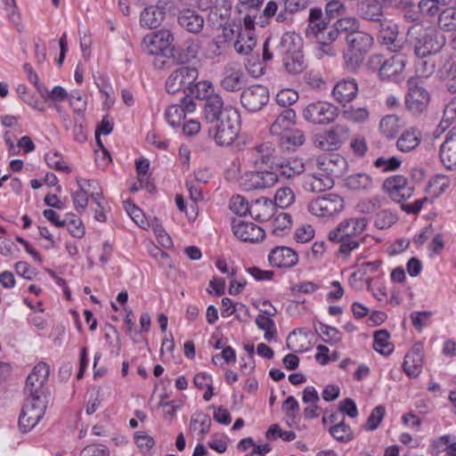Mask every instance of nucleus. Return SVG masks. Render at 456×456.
Returning <instances> with one entry per match:
<instances>
[{"label": "nucleus", "mask_w": 456, "mask_h": 456, "mask_svg": "<svg viewBox=\"0 0 456 456\" xmlns=\"http://www.w3.org/2000/svg\"><path fill=\"white\" fill-rule=\"evenodd\" d=\"M369 220L366 217H351L343 220L329 232L330 241L339 244L338 254L347 257L363 242L362 235L366 230Z\"/></svg>", "instance_id": "f257e3e1"}, {"label": "nucleus", "mask_w": 456, "mask_h": 456, "mask_svg": "<svg viewBox=\"0 0 456 456\" xmlns=\"http://www.w3.org/2000/svg\"><path fill=\"white\" fill-rule=\"evenodd\" d=\"M408 40L419 58L439 53L445 45V37L434 27H423L417 23L408 28Z\"/></svg>", "instance_id": "f03ea898"}, {"label": "nucleus", "mask_w": 456, "mask_h": 456, "mask_svg": "<svg viewBox=\"0 0 456 456\" xmlns=\"http://www.w3.org/2000/svg\"><path fill=\"white\" fill-rule=\"evenodd\" d=\"M240 132V116L234 112L224 113L223 118L209 125L208 134L221 146L231 145Z\"/></svg>", "instance_id": "7ed1b4c3"}, {"label": "nucleus", "mask_w": 456, "mask_h": 456, "mask_svg": "<svg viewBox=\"0 0 456 456\" xmlns=\"http://www.w3.org/2000/svg\"><path fill=\"white\" fill-rule=\"evenodd\" d=\"M277 151L270 142L256 143L243 154V162L254 168L273 167L276 163Z\"/></svg>", "instance_id": "20e7f679"}, {"label": "nucleus", "mask_w": 456, "mask_h": 456, "mask_svg": "<svg viewBox=\"0 0 456 456\" xmlns=\"http://www.w3.org/2000/svg\"><path fill=\"white\" fill-rule=\"evenodd\" d=\"M47 407L45 398L26 397L21 413L19 417V427L23 433L30 431L44 417Z\"/></svg>", "instance_id": "39448f33"}, {"label": "nucleus", "mask_w": 456, "mask_h": 456, "mask_svg": "<svg viewBox=\"0 0 456 456\" xmlns=\"http://www.w3.org/2000/svg\"><path fill=\"white\" fill-rule=\"evenodd\" d=\"M346 42L350 48L351 55L349 53L346 54L345 59L347 65L354 69L362 62L360 55L366 53L371 48L373 37L359 28L354 33L346 35Z\"/></svg>", "instance_id": "423d86ee"}, {"label": "nucleus", "mask_w": 456, "mask_h": 456, "mask_svg": "<svg viewBox=\"0 0 456 456\" xmlns=\"http://www.w3.org/2000/svg\"><path fill=\"white\" fill-rule=\"evenodd\" d=\"M199 77L198 69L195 67L181 66L171 72L166 80V90L168 94H175L183 91L185 95L189 87Z\"/></svg>", "instance_id": "0eeeda50"}, {"label": "nucleus", "mask_w": 456, "mask_h": 456, "mask_svg": "<svg viewBox=\"0 0 456 456\" xmlns=\"http://www.w3.org/2000/svg\"><path fill=\"white\" fill-rule=\"evenodd\" d=\"M300 40V37L295 33L287 32L281 38V45L286 48L287 55L283 59L285 69L289 74L301 73L305 68L304 54L297 50H293L291 45H296V41Z\"/></svg>", "instance_id": "6e6552de"}, {"label": "nucleus", "mask_w": 456, "mask_h": 456, "mask_svg": "<svg viewBox=\"0 0 456 456\" xmlns=\"http://www.w3.org/2000/svg\"><path fill=\"white\" fill-rule=\"evenodd\" d=\"M344 208V199L338 194L329 193L312 200L308 206V211L316 216L330 217L340 213Z\"/></svg>", "instance_id": "1a4fd4ad"}, {"label": "nucleus", "mask_w": 456, "mask_h": 456, "mask_svg": "<svg viewBox=\"0 0 456 456\" xmlns=\"http://www.w3.org/2000/svg\"><path fill=\"white\" fill-rule=\"evenodd\" d=\"M303 117L310 123L327 125L338 117V108L327 102H312L303 110Z\"/></svg>", "instance_id": "9d476101"}, {"label": "nucleus", "mask_w": 456, "mask_h": 456, "mask_svg": "<svg viewBox=\"0 0 456 456\" xmlns=\"http://www.w3.org/2000/svg\"><path fill=\"white\" fill-rule=\"evenodd\" d=\"M174 41V35L169 29H159L146 35L142 41V49L147 55L161 56Z\"/></svg>", "instance_id": "9b49d317"}, {"label": "nucleus", "mask_w": 456, "mask_h": 456, "mask_svg": "<svg viewBox=\"0 0 456 456\" xmlns=\"http://www.w3.org/2000/svg\"><path fill=\"white\" fill-rule=\"evenodd\" d=\"M279 181L276 171H251L245 173L240 179V185L246 191L263 190L274 186Z\"/></svg>", "instance_id": "f8f14e48"}, {"label": "nucleus", "mask_w": 456, "mask_h": 456, "mask_svg": "<svg viewBox=\"0 0 456 456\" xmlns=\"http://www.w3.org/2000/svg\"><path fill=\"white\" fill-rule=\"evenodd\" d=\"M269 101V91L266 86L254 85L245 88L240 94L243 108L249 112H256L263 109Z\"/></svg>", "instance_id": "ddd939ff"}, {"label": "nucleus", "mask_w": 456, "mask_h": 456, "mask_svg": "<svg viewBox=\"0 0 456 456\" xmlns=\"http://www.w3.org/2000/svg\"><path fill=\"white\" fill-rule=\"evenodd\" d=\"M383 191L396 202H402L411 198L413 189L409 185L403 175H393L387 177L382 185Z\"/></svg>", "instance_id": "4468645a"}, {"label": "nucleus", "mask_w": 456, "mask_h": 456, "mask_svg": "<svg viewBox=\"0 0 456 456\" xmlns=\"http://www.w3.org/2000/svg\"><path fill=\"white\" fill-rule=\"evenodd\" d=\"M223 77L220 85L223 89L228 92L240 91L246 83V77L239 64L235 62L227 63L223 71Z\"/></svg>", "instance_id": "2eb2a0df"}, {"label": "nucleus", "mask_w": 456, "mask_h": 456, "mask_svg": "<svg viewBox=\"0 0 456 456\" xmlns=\"http://www.w3.org/2000/svg\"><path fill=\"white\" fill-rule=\"evenodd\" d=\"M348 135V128L336 126L326 133L317 135L314 144L323 151H334L339 148L343 140Z\"/></svg>", "instance_id": "dca6fc26"}, {"label": "nucleus", "mask_w": 456, "mask_h": 456, "mask_svg": "<svg viewBox=\"0 0 456 456\" xmlns=\"http://www.w3.org/2000/svg\"><path fill=\"white\" fill-rule=\"evenodd\" d=\"M379 31L381 43L387 46V49L394 53H399L403 50V45L398 39V30L396 25L393 24L387 19L384 20L377 26Z\"/></svg>", "instance_id": "f3484780"}, {"label": "nucleus", "mask_w": 456, "mask_h": 456, "mask_svg": "<svg viewBox=\"0 0 456 456\" xmlns=\"http://www.w3.org/2000/svg\"><path fill=\"white\" fill-rule=\"evenodd\" d=\"M177 22L179 26L188 33L198 35L204 28L205 20L197 11L191 9H183L177 14Z\"/></svg>", "instance_id": "a211bd4d"}, {"label": "nucleus", "mask_w": 456, "mask_h": 456, "mask_svg": "<svg viewBox=\"0 0 456 456\" xmlns=\"http://www.w3.org/2000/svg\"><path fill=\"white\" fill-rule=\"evenodd\" d=\"M232 230L234 235L242 241L258 242L265 238L264 230L253 223L234 221Z\"/></svg>", "instance_id": "6ab92c4d"}, {"label": "nucleus", "mask_w": 456, "mask_h": 456, "mask_svg": "<svg viewBox=\"0 0 456 456\" xmlns=\"http://www.w3.org/2000/svg\"><path fill=\"white\" fill-rule=\"evenodd\" d=\"M439 155L442 163L447 169L456 167V126L446 134L444 142L440 146Z\"/></svg>", "instance_id": "aec40b11"}, {"label": "nucleus", "mask_w": 456, "mask_h": 456, "mask_svg": "<svg viewBox=\"0 0 456 456\" xmlns=\"http://www.w3.org/2000/svg\"><path fill=\"white\" fill-rule=\"evenodd\" d=\"M333 185L334 181L331 175L323 171H317L304 176L303 187L311 192H322L331 189Z\"/></svg>", "instance_id": "412c9836"}, {"label": "nucleus", "mask_w": 456, "mask_h": 456, "mask_svg": "<svg viewBox=\"0 0 456 456\" xmlns=\"http://www.w3.org/2000/svg\"><path fill=\"white\" fill-rule=\"evenodd\" d=\"M268 260L272 266L290 268L297 265L298 257L296 251L290 248L276 247L270 252Z\"/></svg>", "instance_id": "4be33fe9"}, {"label": "nucleus", "mask_w": 456, "mask_h": 456, "mask_svg": "<svg viewBox=\"0 0 456 456\" xmlns=\"http://www.w3.org/2000/svg\"><path fill=\"white\" fill-rule=\"evenodd\" d=\"M235 110L230 106H224L223 99L220 95L211 96L204 106V116L206 121L211 125L223 118L224 113L234 112Z\"/></svg>", "instance_id": "5701e85b"}, {"label": "nucleus", "mask_w": 456, "mask_h": 456, "mask_svg": "<svg viewBox=\"0 0 456 456\" xmlns=\"http://www.w3.org/2000/svg\"><path fill=\"white\" fill-rule=\"evenodd\" d=\"M329 22L330 18L324 15L320 7L311 8L307 18L305 36L307 37H318L327 28Z\"/></svg>", "instance_id": "b1692460"}, {"label": "nucleus", "mask_w": 456, "mask_h": 456, "mask_svg": "<svg viewBox=\"0 0 456 456\" xmlns=\"http://www.w3.org/2000/svg\"><path fill=\"white\" fill-rule=\"evenodd\" d=\"M429 102V94L421 86H414L410 89L406 96V107L413 114L423 112Z\"/></svg>", "instance_id": "393cba45"}, {"label": "nucleus", "mask_w": 456, "mask_h": 456, "mask_svg": "<svg viewBox=\"0 0 456 456\" xmlns=\"http://www.w3.org/2000/svg\"><path fill=\"white\" fill-rule=\"evenodd\" d=\"M437 27L444 32H452L450 45L456 50V6L444 8L437 18Z\"/></svg>", "instance_id": "a878e982"}, {"label": "nucleus", "mask_w": 456, "mask_h": 456, "mask_svg": "<svg viewBox=\"0 0 456 456\" xmlns=\"http://www.w3.org/2000/svg\"><path fill=\"white\" fill-rule=\"evenodd\" d=\"M296 120V112L292 109L283 110L270 126V133L278 139L292 129Z\"/></svg>", "instance_id": "bb28decb"}, {"label": "nucleus", "mask_w": 456, "mask_h": 456, "mask_svg": "<svg viewBox=\"0 0 456 456\" xmlns=\"http://www.w3.org/2000/svg\"><path fill=\"white\" fill-rule=\"evenodd\" d=\"M406 58L403 54L395 53L383 62L381 79H397L405 67Z\"/></svg>", "instance_id": "cd10ccee"}, {"label": "nucleus", "mask_w": 456, "mask_h": 456, "mask_svg": "<svg viewBox=\"0 0 456 456\" xmlns=\"http://www.w3.org/2000/svg\"><path fill=\"white\" fill-rule=\"evenodd\" d=\"M358 93V86L354 79H344L336 84L332 90L334 99L346 104L354 99Z\"/></svg>", "instance_id": "c85d7f7f"}, {"label": "nucleus", "mask_w": 456, "mask_h": 456, "mask_svg": "<svg viewBox=\"0 0 456 456\" xmlns=\"http://www.w3.org/2000/svg\"><path fill=\"white\" fill-rule=\"evenodd\" d=\"M263 314H258L256 318V325L262 330L265 331L264 338L272 341L276 338L277 330L274 321L271 318L277 314V310L274 306H272V310H261Z\"/></svg>", "instance_id": "c756f323"}, {"label": "nucleus", "mask_w": 456, "mask_h": 456, "mask_svg": "<svg viewBox=\"0 0 456 456\" xmlns=\"http://www.w3.org/2000/svg\"><path fill=\"white\" fill-rule=\"evenodd\" d=\"M421 132L414 127L404 130L396 141V148L402 152L415 150L421 142Z\"/></svg>", "instance_id": "7c9ffc66"}, {"label": "nucleus", "mask_w": 456, "mask_h": 456, "mask_svg": "<svg viewBox=\"0 0 456 456\" xmlns=\"http://www.w3.org/2000/svg\"><path fill=\"white\" fill-rule=\"evenodd\" d=\"M165 17V6L159 2L156 6L145 8L141 13L140 22L142 27L155 28L159 27Z\"/></svg>", "instance_id": "2f4dec72"}, {"label": "nucleus", "mask_w": 456, "mask_h": 456, "mask_svg": "<svg viewBox=\"0 0 456 456\" xmlns=\"http://www.w3.org/2000/svg\"><path fill=\"white\" fill-rule=\"evenodd\" d=\"M357 12L362 19L372 21L377 26L387 19L381 6L375 2L358 3Z\"/></svg>", "instance_id": "473e14b6"}, {"label": "nucleus", "mask_w": 456, "mask_h": 456, "mask_svg": "<svg viewBox=\"0 0 456 456\" xmlns=\"http://www.w3.org/2000/svg\"><path fill=\"white\" fill-rule=\"evenodd\" d=\"M422 354L419 347L414 346L411 352L406 354L403 363V371L409 377H417L422 370Z\"/></svg>", "instance_id": "72a5a7b5"}, {"label": "nucleus", "mask_w": 456, "mask_h": 456, "mask_svg": "<svg viewBox=\"0 0 456 456\" xmlns=\"http://www.w3.org/2000/svg\"><path fill=\"white\" fill-rule=\"evenodd\" d=\"M273 203L267 198H260L251 204L250 216L257 221L264 222L273 214Z\"/></svg>", "instance_id": "f704fd0d"}, {"label": "nucleus", "mask_w": 456, "mask_h": 456, "mask_svg": "<svg viewBox=\"0 0 456 456\" xmlns=\"http://www.w3.org/2000/svg\"><path fill=\"white\" fill-rule=\"evenodd\" d=\"M372 178L366 173H358L345 179V186L354 191H369L372 188Z\"/></svg>", "instance_id": "c9c22d12"}, {"label": "nucleus", "mask_w": 456, "mask_h": 456, "mask_svg": "<svg viewBox=\"0 0 456 456\" xmlns=\"http://www.w3.org/2000/svg\"><path fill=\"white\" fill-rule=\"evenodd\" d=\"M264 15L267 19H273L277 23H291L292 20L289 15H286L285 8L280 0L269 1L265 9Z\"/></svg>", "instance_id": "e433bc0d"}, {"label": "nucleus", "mask_w": 456, "mask_h": 456, "mask_svg": "<svg viewBox=\"0 0 456 456\" xmlns=\"http://www.w3.org/2000/svg\"><path fill=\"white\" fill-rule=\"evenodd\" d=\"M403 126L401 118L396 115H387L379 122V130L387 139L395 138Z\"/></svg>", "instance_id": "4c0bfd02"}, {"label": "nucleus", "mask_w": 456, "mask_h": 456, "mask_svg": "<svg viewBox=\"0 0 456 456\" xmlns=\"http://www.w3.org/2000/svg\"><path fill=\"white\" fill-rule=\"evenodd\" d=\"M213 95L216 94H214L212 84L208 80L192 83L186 94V96L205 100L206 102Z\"/></svg>", "instance_id": "58836bf2"}, {"label": "nucleus", "mask_w": 456, "mask_h": 456, "mask_svg": "<svg viewBox=\"0 0 456 456\" xmlns=\"http://www.w3.org/2000/svg\"><path fill=\"white\" fill-rule=\"evenodd\" d=\"M389 332L387 330H379L374 333V349L384 354L388 355L394 351V345L389 342Z\"/></svg>", "instance_id": "ea45409f"}, {"label": "nucleus", "mask_w": 456, "mask_h": 456, "mask_svg": "<svg viewBox=\"0 0 456 456\" xmlns=\"http://www.w3.org/2000/svg\"><path fill=\"white\" fill-rule=\"evenodd\" d=\"M232 10V4L229 0H216L215 5L209 13V20L220 18V27H223L228 20Z\"/></svg>", "instance_id": "a19ab883"}, {"label": "nucleus", "mask_w": 456, "mask_h": 456, "mask_svg": "<svg viewBox=\"0 0 456 456\" xmlns=\"http://www.w3.org/2000/svg\"><path fill=\"white\" fill-rule=\"evenodd\" d=\"M278 140L282 147L287 150H294L295 148L304 144L305 137L302 131L298 129H290Z\"/></svg>", "instance_id": "79ce46f5"}, {"label": "nucleus", "mask_w": 456, "mask_h": 456, "mask_svg": "<svg viewBox=\"0 0 456 456\" xmlns=\"http://www.w3.org/2000/svg\"><path fill=\"white\" fill-rule=\"evenodd\" d=\"M330 434L340 443H347L354 439V432L349 425L343 420L329 428Z\"/></svg>", "instance_id": "37998d69"}, {"label": "nucleus", "mask_w": 456, "mask_h": 456, "mask_svg": "<svg viewBox=\"0 0 456 456\" xmlns=\"http://www.w3.org/2000/svg\"><path fill=\"white\" fill-rule=\"evenodd\" d=\"M26 397L45 398L47 400L48 390L45 384L37 379L27 378L24 388Z\"/></svg>", "instance_id": "c03bdc74"}, {"label": "nucleus", "mask_w": 456, "mask_h": 456, "mask_svg": "<svg viewBox=\"0 0 456 456\" xmlns=\"http://www.w3.org/2000/svg\"><path fill=\"white\" fill-rule=\"evenodd\" d=\"M211 426L210 417L204 413H196L191 419L190 427L193 430H198L202 436L209 432Z\"/></svg>", "instance_id": "a18cd8bd"}, {"label": "nucleus", "mask_w": 456, "mask_h": 456, "mask_svg": "<svg viewBox=\"0 0 456 456\" xmlns=\"http://www.w3.org/2000/svg\"><path fill=\"white\" fill-rule=\"evenodd\" d=\"M335 26L340 33L350 35L360 28V21L355 17L346 16L338 19L335 22Z\"/></svg>", "instance_id": "49530a36"}, {"label": "nucleus", "mask_w": 456, "mask_h": 456, "mask_svg": "<svg viewBox=\"0 0 456 456\" xmlns=\"http://www.w3.org/2000/svg\"><path fill=\"white\" fill-rule=\"evenodd\" d=\"M41 96L45 99H49L54 102H61L69 97L68 92L61 86H54L52 91H48L44 86L37 87Z\"/></svg>", "instance_id": "de8ad7c7"}, {"label": "nucleus", "mask_w": 456, "mask_h": 456, "mask_svg": "<svg viewBox=\"0 0 456 456\" xmlns=\"http://www.w3.org/2000/svg\"><path fill=\"white\" fill-rule=\"evenodd\" d=\"M295 200V194L289 187H282L277 190L274 196L275 205L281 208L289 207Z\"/></svg>", "instance_id": "09e8293b"}, {"label": "nucleus", "mask_w": 456, "mask_h": 456, "mask_svg": "<svg viewBox=\"0 0 456 456\" xmlns=\"http://www.w3.org/2000/svg\"><path fill=\"white\" fill-rule=\"evenodd\" d=\"M166 118L171 126H179L185 118L184 110L178 104L171 105L166 110Z\"/></svg>", "instance_id": "8fccbe9b"}, {"label": "nucleus", "mask_w": 456, "mask_h": 456, "mask_svg": "<svg viewBox=\"0 0 456 456\" xmlns=\"http://www.w3.org/2000/svg\"><path fill=\"white\" fill-rule=\"evenodd\" d=\"M316 331L323 337V340L326 343L331 345L340 342L342 338V335L338 329L323 323H319V328L316 329Z\"/></svg>", "instance_id": "3c124183"}, {"label": "nucleus", "mask_w": 456, "mask_h": 456, "mask_svg": "<svg viewBox=\"0 0 456 456\" xmlns=\"http://www.w3.org/2000/svg\"><path fill=\"white\" fill-rule=\"evenodd\" d=\"M456 122V97L452 99L444 107L440 126L445 130L452 124Z\"/></svg>", "instance_id": "603ef678"}, {"label": "nucleus", "mask_w": 456, "mask_h": 456, "mask_svg": "<svg viewBox=\"0 0 456 456\" xmlns=\"http://www.w3.org/2000/svg\"><path fill=\"white\" fill-rule=\"evenodd\" d=\"M343 117L350 121L362 123L369 118V111L366 108H354L349 106L343 110Z\"/></svg>", "instance_id": "864d4df0"}, {"label": "nucleus", "mask_w": 456, "mask_h": 456, "mask_svg": "<svg viewBox=\"0 0 456 456\" xmlns=\"http://www.w3.org/2000/svg\"><path fill=\"white\" fill-rule=\"evenodd\" d=\"M325 15L330 19L347 12V7L342 0H325Z\"/></svg>", "instance_id": "5fc2aeb1"}, {"label": "nucleus", "mask_w": 456, "mask_h": 456, "mask_svg": "<svg viewBox=\"0 0 456 456\" xmlns=\"http://www.w3.org/2000/svg\"><path fill=\"white\" fill-rule=\"evenodd\" d=\"M230 209L240 216H245L248 213L250 215L251 204L249 205L244 197L235 195L231 199Z\"/></svg>", "instance_id": "6e6d98bb"}, {"label": "nucleus", "mask_w": 456, "mask_h": 456, "mask_svg": "<svg viewBox=\"0 0 456 456\" xmlns=\"http://www.w3.org/2000/svg\"><path fill=\"white\" fill-rule=\"evenodd\" d=\"M418 8L419 9V12L421 15L435 18L439 16V13L443 9L442 6L433 0H420L418 4Z\"/></svg>", "instance_id": "4d7b16f0"}, {"label": "nucleus", "mask_w": 456, "mask_h": 456, "mask_svg": "<svg viewBox=\"0 0 456 456\" xmlns=\"http://www.w3.org/2000/svg\"><path fill=\"white\" fill-rule=\"evenodd\" d=\"M125 209L134 223H136L140 227L147 229L150 224L145 220L144 215L139 208L132 202L125 201Z\"/></svg>", "instance_id": "13d9d810"}, {"label": "nucleus", "mask_w": 456, "mask_h": 456, "mask_svg": "<svg viewBox=\"0 0 456 456\" xmlns=\"http://www.w3.org/2000/svg\"><path fill=\"white\" fill-rule=\"evenodd\" d=\"M66 226L68 227L69 232L73 237L81 238L85 234V228L83 226L82 221L79 218H77L73 214H67L66 218Z\"/></svg>", "instance_id": "bf43d9fd"}, {"label": "nucleus", "mask_w": 456, "mask_h": 456, "mask_svg": "<svg viewBox=\"0 0 456 456\" xmlns=\"http://www.w3.org/2000/svg\"><path fill=\"white\" fill-rule=\"evenodd\" d=\"M386 413L385 407L382 405L376 406L370 415L369 416L366 424H365V429L366 430H375L379 426L380 422L382 421L384 416Z\"/></svg>", "instance_id": "052dcab7"}, {"label": "nucleus", "mask_w": 456, "mask_h": 456, "mask_svg": "<svg viewBox=\"0 0 456 456\" xmlns=\"http://www.w3.org/2000/svg\"><path fill=\"white\" fill-rule=\"evenodd\" d=\"M285 8L286 15L293 21L294 14L307 7L308 0H280Z\"/></svg>", "instance_id": "680f3d73"}, {"label": "nucleus", "mask_w": 456, "mask_h": 456, "mask_svg": "<svg viewBox=\"0 0 456 456\" xmlns=\"http://www.w3.org/2000/svg\"><path fill=\"white\" fill-rule=\"evenodd\" d=\"M385 199L380 196H375L368 200H362L358 203L357 208L362 213H372L380 208Z\"/></svg>", "instance_id": "e2e57ef3"}, {"label": "nucleus", "mask_w": 456, "mask_h": 456, "mask_svg": "<svg viewBox=\"0 0 456 456\" xmlns=\"http://www.w3.org/2000/svg\"><path fill=\"white\" fill-rule=\"evenodd\" d=\"M298 100V94L295 90L285 88L276 95V102L281 107L290 106Z\"/></svg>", "instance_id": "0e129e2a"}, {"label": "nucleus", "mask_w": 456, "mask_h": 456, "mask_svg": "<svg viewBox=\"0 0 456 456\" xmlns=\"http://www.w3.org/2000/svg\"><path fill=\"white\" fill-rule=\"evenodd\" d=\"M45 161L48 167L51 168L58 171H63L65 173L70 172L69 167L64 164L62 161V157L56 151L47 153L45 155Z\"/></svg>", "instance_id": "69168bd1"}, {"label": "nucleus", "mask_w": 456, "mask_h": 456, "mask_svg": "<svg viewBox=\"0 0 456 456\" xmlns=\"http://www.w3.org/2000/svg\"><path fill=\"white\" fill-rule=\"evenodd\" d=\"M49 374H50L49 365L45 362H39L34 367V369L29 373L28 378H29L30 379L39 380L41 383H44L46 385Z\"/></svg>", "instance_id": "338daca9"}, {"label": "nucleus", "mask_w": 456, "mask_h": 456, "mask_svg": "<svg viewBox=\"0 0 456 456\" xmlns=\"http://www.w3.org/2000/svg\"><path fill=\"white\" fill-rule=\"evenodd\" d=\"M404 9V19L409 22H416L420 20L421 13L419 9H415L414 4L410 0H402L399 4Z\"/></svg>", "instance_id": "774afa93"}]
</instances>
